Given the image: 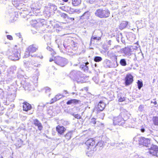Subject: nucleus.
Returning a JSON list of instances; mask_svg holds the SVG:
<instances>
[{
  "mask_svg": "<svg viewBox=\"0 0 158 158\" xmlns=\"http://www.w3.org/2000/svg\"><path fill=\"white\" fill-rule=\"evenodd\" d=\"M140 131H141V132H144L145 131V129L143 127H142L140 129Z\"/></svg>",
  "mask_w": 158,
  "mask_h": 158,
  "instance_id": "obj_51",
  "label": "nucleus"
},
{
  "mask_svg": "<svg viewBox=\"0 0 158 158\" xmlns=\"http://www.w3.org/2000/svg\"><path fill=\"white\" fill-rule=\"evenodd\" d=\"M35 74H36V76H33V82L36 83L37 82L38 79V76L40 75L39 73L38 70L37 69L35 72Z\"/></svg>",
  "mask_w": 158,
  "mask_h": 158,
  "instance_id": "obj_25",
  "label": "nucleus"
},
{
  "mask_svg": "<svg viewBox=\"0 0 158 158\" xmlns=\"http://www.w3.org/2000/svg\"><path fill=\"white\" fill-rule=\"evenodd\" d=\"M122 52L127 56L131 54V50L129 47H126L123 49Z\"/></svg>",
  "mask_w": 158,
  "mask_h": 158,
  "instance_id": "obj_17",
  "label": "nucleus"
},
{
  "mask_svg": "<svg viewBox=\"0 0 158 158\" xmlns=\"http://www.w3.org/2000/svg\"><path fill=\"white\" fill-rule=\"evenodd\" d=\"M60 15L62 17H63L64 19H67L68 18V16L66 14H65V13H62L60 14Z\"/></svg>",
  "mask_w": 158,
  "mask_h": 158,
  "instance_id": "obj_39",
  "label": "nucleus"
},
{
  "mask_svg": "<svg viewBox=\"0 0 158 158\" xmlns=\"http://www.w3.org/2000/svg\"><path fill=\"white\" fill-rule=\"evenodd\" d=\"M44 89L45 90V92L46 93H48L50 92L51 90L50 88L48 87H45Z\"/></svg>",
  "mask_w": 158,
  "mask_h": 158,
  "instance_id": "obj_43",
  "label": "nucleus"
},
{
  "mask_svg": "<svg viewBox=\"0 0 158 158\" xmlns=\"http://www.w3.org/2000/svg\"><path fill=\"white\" fill-rule=\"evenodd\" d=\"M120 64L123 66H125L127 65V62L125 59H122L120 61Z\"/></svg>",
  "mask_w": 158,
  "mask_h": 158,
  "instance_id": "obj_32",
  "label": "nucleus"
},
{
  "mask_svg": "<svg viewBox=\"0 0 158 158\" xmlns=\"http://www.w3.org/2000/svg\"><path fill=\"white\" fill-rule=\"evenodd\" d=\"M89 2L90 3H92L94 2L96 0H88Z\"/></svg>",
  "mask_w": 158,
  "mask_h": 158,
  "instance_id": "obj_52",
  "label": "nucleus"
},
{
  "mask_svg": "<svg viewBox=\"0 0 158 158\" xmlns=\"http://www.w3.org/2000/svg\"><path fill=\"white\" fill-rule=\"evenodd\" d=\"M101 39V38L100 37H97L96 36L93 35L91 38L90 45H91L92 44L94 40H99Z\"/></svg>",
  "mask_w": 158,
  "mask_h": 158,
  "instance_id": "obj_27",
  "label": "nucleus"
},
{
  "mask_svg": "<svg viewBox=\"0 0 158 158\" xmlns=\"http://www.w3.org/2000/svg\"><path fill=\"white\" fill-rule=\"evenodd\" d=\"M22 0H13L12 1V3L13 5L17 9L18 8V6H19L20 2Z\"/></svg>",
  "mask_w": 158,
  "mask_h": 158,
  "instance_id": "obj_22",
  "label": "nucleus"
},
{
  "mask_svg": "<svg viewBox=\"0 0 158 158\" xmlns=\"http://www.w3.org/2000/svg\"><path fill=\"white\" fill-rule=\"evenodd\" d=\"M81 2V0H72V3L74 6H76L79 5Z\"/></svg>",
  "mask_w": 158,
  "mask_h": 158,
  "instance_id": "obj_28",
  "label": "nucleus"
},
{
  "mask_svg": "<svg viewBox=\"0 0 158 158\" xmlns=\"http://www.w3.org/2000/svg\"><path fill=\"white\" fill-rule=\"evenodd\" d=\"M57 100V99L56 98V97L55 96V98H52L51 100V102L52 103H53L54 102L56 101Z\"/></svg>",
  "mask_w": 158,
  "mask_h": 158,
  "instance_id": "obj_47",
  "label": "nucleus"
},
{
  "mask_svg": "<svg viewBox=\"0 0 158 158\" xmlns=\"http://www.w3.org/2000/svg\"><path fill=\"white\" fill-rule=\"evenodd\" d=\"M7 37L8 39L10 40H12L13 39L12 37L10 35H7Z\"/></svg>",
  "mask_w": 158,
  "mask_h": 158,
  "instance_id": "obj_50",
  "label": "nucleus"
},
{
  "mask_svg": "<svg viewBox=\"0 0 158 158\" xmlns=\"http://www.w3.org/2000/svg\"><path fill=\"white\" fill-rule=\"evenodd\" d=\"M118 99L119 102H120L123 101L125 100V98L121 96L120 94H118Z\"/></svg>",
  "mask_w": 158,
  "mask_h": 158,
  "instance_id": "obj_33",
  "label": "nucleus"
},
{
  "mask_svg": "<svg viewBox=\"0 0 158 158\" xmlns=\"http://www.w3.org/2000/svg\"><path fill=\"white\" fill-rule=\"evenodd\" d=\"M40 66V64H37V65H35V66H36L37 67H39Z\"/></svg>",
  "mask_w": 158,
  "mask_h": 158,
  "instance_id": "obj_60",
  "label": "nucleus"
},
{
  "mask_svg": "<svg viewBox=\"0 0 158 158\" xmlns=\"http://www.w3.org/2000/svg\"><path fill=\"white\" fill-rule=\"evenodd\" d=\"M95 15L100 18H105L109 17L110 14L109 10L106 9H99L96 10L94 13Z\"/></svg>",
  "mask_w": 158,
  "mask_h": 158,
  "instance_id": "obj_1",
  "label": "nucleus"
},
{
  "mask_svg": "<svg viewBox=\"0 0 158 158\" xmlns=\"http://www.w3.org/2000/svg\"><path fill=\"white\" fill-rule=\"evenodd\" d=\"M152 120L154 124L155 125H158V116L153 117Z\"/></svg>",
  "mask_w": 158,
  "mask_h": 158,
  "instance_id": "obj_30",
  "label": "nucleus"
},
{
  "mask_svg": "<svg viewBox=\"0 0 158 158\" xmlns=\"http://www.w3.org/2000/svg\"><path fill=\"white\" fill-rule=\"evenodd\" d=\"M80 102V101L79 100H77L76 99H72L68 101L66 104L67 105H71L72 104H77L79 103Z\"/></svg>",
  "mask_w": 158,
  "mask_h": 158,
  "instance_id": "obj_13",
  "label": "nucleus"
},
{
  "mask_svg": "<svg viewBox=\"0 0 158 158\" xmlns=\"http://www.w3.org/2000/svg\"><path fill=\"white\" fill-rule=\"evenodd\" d=\"M111 40H109V41L108 42V45H111Z\"/></svg>",
  "mask_w": 158,
  "mask_h": 158,
  "instance_id": "obj_57",
  "label": "nucleus"
},
{
  "mask_svg": "<svg viewBox=\"0 0 158 158\" xmlns=\"http://www.w3.org/2000/svg\"><path fill=\"white\" fill-rule=\"evenodd\" d=\"M76 73V72L75 71H73L71 72L70 74L71 75H73L74 74H75Z\"/></svg>",
  "mask_w": 158,
  "mask_h": 158,
  "instance_id": "obj_54",
  "label": "nucleus"
},
{
  "mask_svg": "<svg viewBox=\"0 0 158 158\" xmlns=\"http://www.w3.org/2000/svg\"><path fill=\"white\" fill-rule=\"evenodd\" d=\"M125 120L120 115L115 116L113 118V124L114 125L123 126L125 123Z\"/></svg>",
  "mask_w": 158,
  "mask_h": 158,
  "instance_id": "obj_5",
  "label": "nucleus"
},
{
  "mask_svg": "<svg viewBox=\"0 0 158 158\" xmlns=\"http://www.w3.org/2000/svg\"><path fill=\"white\" fill-rule=\"evenodd\" d=\"M102 60V58L101 57L96 56L94 58V60L96 62H99Z\"/></svg>",
  "mask_w": 158,
  "mask_h": 158,
  "instance_id": "obj_31",
  "label": "nucleus"
},
{
  "mask_svg": "<svg viewBox=\"0 0 158 158\" xmlns=\"http://www.w3.org/2000/svg\"><path fill=\"white\" fill-rule=\"evenodd\" d=\"M73 132V131H70L64 135V136L67 140H69L71 138V135L72 134Z\"/></svg>",
  "mask_w": 158,
  "mask_h": 158,
  "instance_id": "obj_23",
  "label": "nucleus"
},
{
  "mask_svg": "<svg viewBox=\"0 0 158 158\" xmlns=\"http://www.w3.org/2000/svg\"><path fill=\"white\" fill-rule=\"evenodd\" d=\"M108 55L111 58L113 59L114 61V64L112 67L115 68L118 65L117 62V56L115 54L112 52H108Z\"/></svg>",
  "mask_w": 158,
  "mask_h": 158,
  "instance_id": "obj_9",
  "label": "nucleus"
},
{
  "mask_svg": "<svg viewBox=\"0 0 158 158\" xmlns=\"http://www.w3.org/2000/svg\"><path fill=\"white\" fill-rule=\"evenodd\" d=\"M81 68L83 69L84 71H85L88 69V67L87 66L83 64L81 66Z\"/></svg>",
  "mask_w": 158,
  "mask_h": 158,
  "instance_id": "obj_35",
  "label": "nucleus"
},
{
  "mask_svg": "<svg viewBox=\"0 0 158 158\" xmlns=\"http://www.w3.org/2000/svg\"><path fill=\"white\" fill-rule=\"evenodd\" d=\"M71 114L75 118L78 119H80L81 118V116L78 114H75L74 113H72Z\"/></svg>",
  "mask_w": 158,
  "mask_h": 158,
  "instance_id": "obj_34",
  "label": "nucleus"
},
{
  "mask_svg": "<svg viewBox=\"0 0 158 158\" xmlns=\"http://www.w3.org/2000/svg\"><path fill=\"white\" fill-rule=\"evenodd\" d=\"M24 87L26 90L28 91H32L34 89L33 85L29 83H26Z\"/></svg>",
  "mask_w": 158,
  "mask_h": 158,
  "instance_id": "obj_12",
  "label": "nucleus"
},
{
  "mask_svg": "<svg viewBox=\"0 0 158 158\" xmlns=\"http://www.w3.org/2000/svg\"><path fill=\"white\" fill-rule=\"evenodd\" d=\"M85 144L89 147L93 146L95 144V142L93 139H90L88 140L85 142Z\"/></svg>",
  "mask_w": 158,
  "mask_h": 158,
  "instance_id": "obj_15",
  "label": "nucleus"
},
{
  "mask_svg": "<svg viewBox=\"0 0 158 158\" xmlns=\"http://www.w3.org/2000/svg\"><path fill=\"white\" fill-rule=\"evenodd\" d=\"M63 92L64 93V94L66 95L69 94L68 92L66 90H64Z\"/></svg>",
  "mask_w": 158,
  "mask_h": 158,
  "instance_id": "obj_55",
  "label": "nucleus"
},
{
  "mask_svg": "<svg viewBox=\"0 0 158 158\" xmlns=\"http://www.w3.org/2000/svg\"><path fill=\"white\" fill-rule=\"evenodd\" d=\"M151 103H153L155 105H156L157 104V102L156 101H154V102L151 101Z\"/></svg>",
  "mask_w": 158,
  "mask_h": 158,
  "instance_id": "obj_56",
  "label": "nucleus"
},
{
  "mask_svg": "<svg viewBox=\"0 0 158 158\" xmlns=\"http://www.w3.org/2000/svg\"><path fill=\"white\" fill-rule=\"evenodd\" d=\"M89 64V62H87L86 63H85V64H84V65H87H87L88 64Z\"/></svg>",
  "mask_w": 158,
  "mask_h": 158,
  "instance_id": "obj_59",
  "label": "nucleus"
},
{
  "mask_svg": "<svg viewBox=\"0 0 158 158\" xmlns=\"http://www.w3.org/2000/svg\"><path fill=\"white\" fill-rule=\"evenodd\" d=\"M93 153V151H90L89 152H87V155L88 156H91Z\"/></svg>",
  "mask_w": 158,
  "mask_h": 158,
  "instance_id": "obj_45",
  "label": "nucleus"
},
{
  "mask_svg": "<svg viewBox=\"0 0 158 158\" xmlns=\"http://www.w3.org/2000/svg\"><path fill=\"white\" fill-rule=\"evenodd\" d=\"M47 49L48 50H49V51L51 52L53 51V54H55V52L54 51L53 49L51 48L50 47L48 46L47 47Z\"/></svg>",
  "mask_w": 158,
  "mask_h": 158,
  "instance_id": "obj_40",
  "label": "nucleus"
},
{
  "mask_svg": "<svg viewBox=\"0 0 158 158\" xmlns=\"http://www.w3.org/2000/svg\"><path fill=\"white\" fill-rule=\"evenodd\" d=\"M133 77L130 74H128L126 75L125 78V84L127 86L131 84L133 81Z\"/></svg>",
  "mask_w": 158,
  "mask_h": 158,
  "instance_id": "obj_8",
  "label": "nucleus"
},
{
  "mask_svg": "<svg viewBox=\"0 0 158 158\" xmlns=\"http://www.w3.org/2000/svg\"><path fill=\"white\" fill-rule=\"evenodd\" d=\"M30 56L31 57L37 56L35 54H34L33 55H32L31 52H30L29 51H28L27 49L25 53L24 57L27 58L29 57Z\"/></svg>",
  "mask_w": 158,
  "mask_h": 158,
  "instance_id": "obj_29",
  "label": "nucleus"
},
{
  "mask_svg": "<svg viewBox=\"0 0 158 158\" xmlns=\"http://www.w3.org/2000/svg\"><path fill=\"white\" fill-rule=\"evenodd\" d=\"M30 8L29 7L26 6V4L21 3H20L17 9L22 11H25V14L28 15L30 12Z\"/></svg>",
  "mask_w": 158,
  "mask_h": 158,
  "instance_id": "obj_6",
  "label": "nucleus"
},
{
  "mask_svg": "<svg viewBox=\"0 0 158 158\" xmlns=\"http://www.w3.org/2000/svg\"><path fill=\"white\" fill-rule=\"evenodd\" d=\"M72 94H75V93L74 92H73V93H72Z\"/></svg>",
  "mask_w": 158,
  "mask_h": 158,
  "instance_id": "obj_64",
  "label": "nucleus"
},
{
  "mask_svg": "<svg viewBox=\"0 0 158 158\" xmlns=\"http://www.w3.org/2000/svg\"><path fill=\"white\" fill-rule=\"evenodd\" d=\"M67 8V6H62L60 7V8L62 10L64 11H67L69 10ZM68 8H69V9H70V7H68Z\"/></svg>",
  "mask_w": 158,
  "mask_h": 158,
  "instance_id": "obj_36",
  "label": "nucleus"
},
{
  "mask_svg": "<svg viewBox=\"0 0 158 158\" xmlns=\"http://www.w3.org/2000/svg\"><path fill=\"white\" fill-rule=\"evenodd\" d=\"M128 24V23L126 21H122L119 25V28L120 30L124 29L127 26Z\"/></svg>",
  "mask_w": 158,
  "mask_h": 158,
  "instance_id": "obj_20",
  "label": "nucleus"
},
{
  "mask_svg": "<svg viewBox=\"0 0 158 158\" xmlns=\"http://www.w3.org/2000/svg\"><path fill=\"white\" fill-rule=\"evenodd\" d=\"M56 131L58 134L63 135L64 132L66 130V129L63 126H57L56 127Z\"/></svg>",
  "mask_w": 158,
  "mask_h": 158,
  "instance_id": "obj_10",
  "label": "nucleus"
},
{
  "mask_svg": "<svg viewBox=\"0 0 158 158\" xmlns=\"http://www.w3.org/2000/svg\"><path fill=\"white\" fill-rule=\"evenodd\" d=\"M0 158H3V156L1 155H0Z\"/></svg>",
  "mask_w": 158,
  "mask_h": 158,
  "instance_id": "obj_62",
  "label": "nucleus"
},
{
  "mask_svg": "<svg viewBox=\"0 0 158 158\" xmlns=\"http://www.w3.org/2000/svg\"><path fill=\"white\" fill-rule=\"evenodd\" d=\"M94 66L95 67H96L97 66V64L96 63H95V64H94Z\"/></svg>",
  "mask_w": 158,
  "mask_h": 158,
  "instance_id": "obj_63",
  "label": "nucleus"
},
{
  "mask_svg": "<svg viewBox=\"0 0 158 158\" xmlns=\"http://www.w3.org/2000/svg\"><path fill=\"white\" fill-rule=\"evenodd\" d=\"M16 67L15 66H14L11 67L10 68V70L8 71V76H10V75L12 76V75L14 73L15 71L16 70Z\"/></svg>",
  "mask_w": 158,
  "mask_h": 158,
  "instance_id": "obj_18",
  "label": "nucleus"
},
{
  "mask_svg": "<svg viewBox=\"0 0 158 158\" xmlns=\"http://www.w3.org/2000/svg\"><path fill=\"white\" fill-rule=\"evenodd\" d=\"M34 123L35 126L38 127V128L39 130H41L43 128V127L42 126L41 123L40 122V121L38 119H34Z\"/></svg>",
  "mask_w": 158,
  "mask_h": 158,
  "instance_id": "obj_16",
  "label": "nucleus"
},
{
  "mask_svg": "<svg viewBox=\"0 0 158 158\" xmlns=\"http://www.w3.org/2000/svg\"><path fill=\"white\" fill-rule=\"evenodd\" d=\"M67 19H70V20H71L72 21H73V20H74V18H70V17H69V16L68 17V18Z\"/></svg>",
  "mask_w": 158,
  "mask_h": 158,
  "instance_id": "obj_53",
  "label": "nucleus"
},
{
  "mask_svg": "<svg viewBox=\"0 0 158 158\" xmlns=\"http://www.w3.org/2000/svg\"><path fill=\"white\" fill-rule=\"evenodd\" d=\"M90 16V13L89 11L85 12L81 17V19H88Z\"/></svg>",
  "mask_w": 158,
  "mask_h": 158,
  "instance_id": "obj_21",
  "label": "nucleus"
},
{
  "mask_svg": "<svg viewBox=\"0 0 158 158\" xmlns=\"http://www.w3.org/2000/svg\"><path fill=\"white\" fill-rule=\"evenodd\" d=\"M158 147L156 145L152 144L150 149L149 153L153 156L158 157Z\"/></svg>",
  "mask_w": 158,
  "mask_h": 158,
  "instance_id": "obj_7",
  "label": "nucleus"
},
{
  "mask_svg": "<svg viewBox=\"0 0 158 158\" xmlns=\"http://www.w3.org/2000/svg\"><path fill=\"white\" fill-rule=\"evenodd\" d=\"M54 60V59H52V58H50L49 60V61L50 62H52V61Z\"/></svg>",
  "mask_w": 158,
  "mask_h": 158,
  "instance_id": "obj_58",
  "label": "nucleus"
},
{
  "mask_svg": "<svg viewBox=\"0 0 158 158\" xmlns=\"http://www.w3.org/2000/svg\"><path fill=\"white\" fill-rule=\"evenodd\" d=\"M133 139L134 141H138L140 145H143L146 147H148L149 145H150V140L149 139L146 138L142 137H138L136 136Z\"/></svg>",
  "mask_w": 158,
  "mask_h": 158,
  "instance_id": "obj_2",
  "label": "nucleus"
},
{
  "mask_svg": "<svg viewBox=\"0 0 158 158\" xmlns=\"http://www.w3.org/2000/svg\"><path fill=\"white\" fill-rule=\"evenodd\" d=\"M144 107L143 106V105H140L139 107V110L140 111H142Z\"/></svg>",
  "mask_w": 158,
  "mask_h": 158,
  "instance_id": "obj_48",
  "label": "nucleus"
},
{
  "mask_svg": "<svg viewBox=\"0 0 158 158\" xmlns=\"http://www.w3.org/2000/svg\"><path fill=\"white\" fill-rule=\"evenodd\" d=\"M20 51L16 49H14L10 54L8 58L12 60H16L19 59L20 57Z\"/></svg>",
  "mask_w": 158,
  "mask_h": 158,
  "instance_id": "obj_4",
  "label": "nucleus"
},
{
  "mask_svg": "<svg viewBox=\"0 0 158 158\" xmlns=\"http://www.w3.org/2000/svg\"><path fill=\"white\" fill-rule=\"evenodd\" d=\"M138 88L139 89H140L143 86L142 82L139 81H138Z\"/></svg>",
  "mask_w": 158,
  "mask_h": 158,
  "instance_id": "obj_38",
  "label": "nucleus"
},
{
  "mask_svg": "<svg viewBox=\"0 0 158 158\" xmlns=\"http://www.w3.org/2000/svg\"><path fill=\"white\" fill-rule=\"evenodd\" d=\"M38 22H37V21L35 20H32L30 22L31 24H36L38 23Z\"/></svg>",
  "mask_w": 158,
  "mask_h": 158,
  "instance_id": "obj_44",
  "label": "nucleus"
},
{
  "mask_svg": "<svg viewBox=\"0 0 158 158\" xmlns=\"http://www.w3.org/2000/svg\"><path fill=\"white\" fill-rule=\"evenodd\" d=\"M105 107V104L102 101H100L98 104V109L100 111L103 110Z\"/></svg>",
  "mask_w": 158,
  "mask_h": 158,
  "instance_id": "obj_19",
  "label": "nucleus"
},
{
  "mask_svg": "<svg viewBox=\"0 0 158 158\" xmlns=\"http://www.w3.org/2000/svg\"><path fill=\"white\" fill-rule=\"evenodd\" d=\"M18 142L19 143V144H17L16 143V145L19 147H20L22 146L23 141L21 139H20L18 140Z\"/></svg>",
  "mask_w": 158,
  "mask_h": 158,
  "instance_id": "obj_42",
  "label": "nucleus"
},
{
  "mask_svg": "<svg viewBox=\"0 0 158 158\" xmlns=\"http://www.w3.org/2000/svg\"><path fill=\"white\" fill-rule=\"evenodd\" d=\"M54 61L56 64L62 67L64 66L68 62L67 59L60 56L55 57Z\"/></svg>",
  "mask_w": 158,
  "mask_h": 158,
  "instance_id": "obj_3",
  "label": "nucleus"
},
{
  "mask_svg": "<svg viewBox=\"0 0 158 158\" xmlns=\"http://www.w3.org/2000/svg\"><path fill=\"white\" fill-rule=\"evenodd\" d=\"M4 95V92L3 90L0 89V96H3Z\"/></svg>",
  "mask_w": 158,
  "mask_h": 158,
  "instance_id": "obj_49",
  "label": "nucleus"
},
{
  "mask_svg": "<svg viewBox=\"0 0 158 158\" xmlns=\"http://www.w3.org/2000/svg\"><path fill=\"white\" fill-rule=\"evenodd\" d=\"M38 49V47L35 45L32 44L27 49L28 51H29L31 54L35 52Z\"/></svg>",
  "mask_w": 158,
  "mask_h": 158,
  "instance_id": "obj_11",
  "label": "nucleus"
},
{
  "mask_svg": "<svg viewBox=\"0 0 158 158\" xmlns=\"http://www.w3.org/2000/svg\"><path fill=\"white\" fill-rule=\"evenodd\" d=\"M56 97L57 99V100H58L61 98L62 97H64V96L60 94H58L56 96Z\"/></svg>",
  "mask_w": 158,
  "mask_h": 158,
  "instance_id": "obj_41",
  "label": "nucleus"
},
{
  "mask_svg": "<svg viewBox=\"0 0 158 158\" xmlns=\"http://www.w3.org/2000/svg\"><path fill=\"white\" fill-rule=\"evenodd\" d=\"M23 104V110H24L27 111L28 110H30L31 109V106L27 102H24Z\"/></svg>",
  "mask_w": 158,
  "mask_h": 158,
  "instance_id": "obj_14",
  "label": "nucleus"
},
{
  "mask_svg": "<svg viewBox=\"0 0 158 158\" xmlns=\"http://www.w3.org/2000/svg\"><path fill=\"white\" fill-rule=\"evenodd\" d=\"M103 145V142L101 141L98 142L96 146L97 147H102Z\"/></svg>",
  "mask_w": 158,
  "mask_h": 158,
  "instance_id": "obj_37",
  "label": "nucleus"
},
{
  "mask_svg": "<svg viewBox=\"0 0 158 158\" xmlns=\"http://www.w3.org/2000/svg\"><path fill=\"white\" fill-rule=\"evenodd\" d=\"M7 0H0V3L6 4Z\"/></svg>",
  "mask_w": 158,
  "mask_h": 158,
  "instance_id": "obj_46",
  "label": "nucleus"
},
{
  "mask_svg": "<svg viewBox=\"0 0 158 158\" xmlns=\"http://www.w3.org/2000/svg\"><path fill=\"white\" fill-rule=\"evenodd\" d=\"M65 2H67L68 1V0H63Z\"/></svg>",
  "mask_w": 158,
  "mask_h": 158,
  "instance_id": "obj_61",
  "label": "nucleus"
},
{
  "mask_svg": "<svg viewBox=\"0 0 158 158\" xmlns=\"http://www.w3.org/2000/svg\"><path fill=\"white\" fill-rule=\"evenodd\" d=\"M128 114L127 111L125 110H122V111L120 113V114L119 115H120L121 117H123V118H125L126 116H127Z\"/></svg>",
  "mask_w": 158,
  "mask_h": 158,
  "instance_id": "obj_26",
  "label": "nucleus"
},
{
  "mask_svg": "<svg viewBox=\"0 0 158 158\" xmlns=\"http://www.w3.org/2000/svg\"><path fill=\"white\" fill-rule=\"evenodd\" d=\"M90 123L91 124L94 126H95L96 124L97 125L100 124H99V122L98 121H97L96 119L94 118H92L91 119Z\"/></svg>",
  "mask_w": 158,
  "mask_h": 158,
  "instance_id": "obj_24",
  "label": "nucleus"
}]
</instances>
